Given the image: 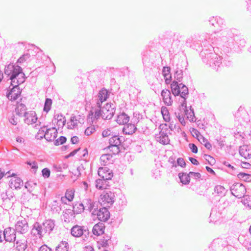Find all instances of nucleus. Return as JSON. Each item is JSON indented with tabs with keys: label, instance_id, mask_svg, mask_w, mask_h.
Wrapping results in <instances>:
<instances>
[{
	"label": "nucleus",
	"instance_id": "1",
	"mask_svg": "<svg viewBox=\"0 0 251 251\" xmlns=\"http://www.w3.org/2000/svg\"><path fill=\"white\" fill-rule=\"evenodd\" d=\"M171 91L175 96L180 95L183 99L181 102V106L182 108L185 109L184 113L187 119L191 122H195L196 119L193 109H191V106L190 111L187 109L186 99L188 95V87L182 83H178L177 81H174L171 84Z\"/></svg>",
	"mask_w": 251,
	"mask_h": 251
},
{
	"label": "nucleus",
	"instance_id": "2",
	"mask_svg": "<svg viewBox=\"0 0 251 251\" xmlns=\"http://www.w3.org/2000/svg\"><path fill=\"white\" fill-rule=\"evenodd\" d=\"M115 104L107 103L103 107L95 108L94 118L98 120L101 117L103 120H110L115 114Z\"/></svg>",
	"mask_w": 251,
	"mask_h": 251
},
{
	"label": "nucleus",
	"instance_id": "3",
	"mask_svg": "<svg viewBox=\"0 0 251 251\" xmlns=\"http://www.w3.org/2000/svg\"><path fill=\"white\" fill-rule=\"evenodd\" d=\"M4 73L7 76H12V78L17 76H25V74L23 72L22 67L18 65L10 63L5 66Z\"/></svg>",
	"mask_w": 251,
	"mask_h": 251
},
{
	"label": "nucleus",
	"instance_id": "4",
	"mask_svg": "<svg viewBox=\"0 0 251 251\" xmlns=\"http://www.w3.org/2000/svg\"><path fill=\"white\" fill-rule=\"evenodd\" d=\"M115 200L114 193L108 191H104L100 195L101 204L105 205L106 207H109L113 204Z\"/></svg>",
	"mask_w": 251,
	"mask_h": 251
},
{
	"label": "nucleus",
	"instance_id": "5",
	"mask_svg": "<svg viewBox=\"0 0 251 251\" xmlns=\"http://www.w3.org/2000/svg\"><path fill=\"white\" fill-rule=\"evenodd\" d=\"M231 194L237 198H241L246 192L245 186L242 183H235L230 187Z\"/></svg>",
	"mask_w": 251,
	"mask_h": 251
},
{
	"label": "nucleus",
	"instance_id": "6",
	"mask_svg": "<svg viewBox=\"0 0 251 251\" xmlns=\"http://www.w3.org/2000/svg\"><path fill=\"white\" fill-rule=\"evenodd\" d=\"M207 58L208 59L210 67L217 71L218 70V67H220L222 64L221 56L215 53H210L207 54Z\"/></svg>",
	"mask_w": 251,
	"mask_h": 251
},
{
	"label": "nucleus",
	"instance_id": "7",
	"mask_svg": "<svg viewBox=\"0 0 251 251\" xmlns=\"http://www.w3.org/2000/svg\"><path fill=\"white\" fill-rule=\"evenodd\" d=\"M3 237L6 242H15L16 236L15 229L11 227L5 228L3 231Z\"/></svg>",
	"mask_w": 251,
	"mask_h": 251
},
{
	"label": "nucleus",
	"instance_id": "8",
	"mask_svg": "<svg viewBox=\"0 0 251 251\" xmlns=\"http://www.w3.org/2000/svg\"><path fill=\"white\" fill-rule=\"evenodd\" d=\"M109 96V93L104 88L100 89L98 94V99L96 102V106L98 108H100L103 102L106 101Z\"/></svg>",
	"mask_w": 251,
	"mask_h": 251
},
{
	"label": "nucleus",
	"instance_id": "9",
	"mask_svg": "<svg viewBox=\"0 0 251 251\" xmlns=\"http://www.w3.org/2000/svg\"><path fill=\"white\" fill-rule=\"evenodd\" d=\"M29 227L27 221L25 219L19 221L15 225V230L21 234H24L28 231Z\"/></svg>",
	"mask_w": 251,
	"mask_h": 251
},
{
	"label": "nucleus",
	"instance_id": "10",
	"mask_svg": "<svg viewBox=\"0 0 251 251\" xmlns=\"http://www.w3.org/2000/svg\"><path fill=\"white\" fill-rule=\"evenodd\" d=\"M106 207H103L97 211V217L100 221L105 222L110 218V212Z\"/></svg>",
	"mask_w": 251,
	"mask_h": 251
},
{
	"label": "nucleus",
	"instance_id": "11",
	"mask_svg": "<svg viewBox=\"0 0 251 251\" xmlns=\"http://www.w3.org/2000/svg\"><path fill=\"white\" fill-rule=\"evenodd\" d=\"M21 94V91L19 87H17L16 84V87L11 88L6 94V97L10 100H15L18 99Z\"/></svg>",
	"mask_w": 251,
	"mask_h": 251
},
{
	"label": "nucleus",
	"instance_id": "12",
	"mask_svg": "<svg viewBox=\"0 0 251 251\" xmlns=\"http://www.w3.org/2000/svg\"><path fill=\"white\" fill-rule=\"evenodd\" d=\"M57 131L55 127L46 129L44 138L48 141H52L57 137Z\"/></svg>",
	"mask_w": 251,
	"mask_h": 251
},
{
	"label": "nucleus",
	"instance_id": "13",
	"mask_svg": "<svg viewBox=\"0 0 251 251\" xmlns=\"http://www.w3.org/2000/svg\"><path fill=\"white\" fill-rule=\"evenodd\" d=\"M240 155L245 159H250L251 158V147L247 145L241 146L239 149Z\"/></svg>",
	"mask_w": 251,
	"mask_h": 251
},
{
	"label": "nucleus",
	"instance_id": "14",
	"mask_svg": "<svg viewBox=\"0 0 251 251\" xmlns=\"http://www.w3.org/2000/svg\"><path fill=\"white\" fill-rule=\"evenodd\" d=\"M161 95L164 102L168 106L171 105L173 103L171 92L168 89H164L161 91Z\"/></svg>",
	"mask_w": 251,
	"mask_h": 251
},
{
	"label": "nucleus",
	"instance_id": "15",
	"mask_svg": "<svg viewBox=\"0 0 251 251\" xmlns=\"http://www.w3.org/2000/svg\"><path fill=\"white\" fill-rule=\"evenodd\" d=\"M23 185V181L20 177H14L9 181V186L12 189H20Z\"/></svg>",
	"mask_w": 251,
	"mask_h": 251
},
{
	"label": "nucleus",
	"instance_id": "16",
	"mask_svg": "<svg viewBox=\"0 0 251 251\" xmlns=\"http://www.w3.org/2000/svg\"><path fill=\"white\" fill-rule=\"evenodd\" d=\"M23 116L25 118V123L27 124L35 123L37 120V117L36 116V114L34 112H31L30 113L25 112Z\"/></svg>",
	"mask_w": 251,
	"mask_h": 251
},
{
	"label": "nucleus",
	"instance_id": "17",
	"mask_svg": "<svg viewBox=\"0 0 251 251\" xmlns=\"http://www.w3.org/2000/svg\"><path fill=\"white\" fill-rule=\"evenodd\" d=\"M42 232H43V231H41L40 224L38 222L35 223L31 229V234L36 237L41 239L43 237Z\"/></svg>",
	"mask_w": 251,
	"mask_h": 251
},
{
	"label": "nucleus",
	"instance_id": "18",
	"mask_svg": "<svg viewBox=\"0 0 251 251\" xmlns=\"http://www.w3.org/2000/svg\"><path fill=\"white\" fill-rule=\"evenodd\" d=\"M104 224L99 222L93 226L92 232L94 235L99 236L104 233Z\"/></svg>",
	"mask_w": 251,
	"mask_h": 251
},
{
	"label": "nucleus",
	"instance_id": "19",
	"mask_svg": "<svg viewBox=\"0 0 251 251\" xmlns=\"http://www.w3.org/2000/svg\"><path fill=\"white\" fill-rule=\"evenodd\" d=\"M43 226L45 227L46 233L50 234L54 227L55 221L52 219L47 220L43 223Z\"/></svg>",
	"mask_w": 251,
	"mask_h": 251
},
{
	"label": "nucleus",
	"instance_id": "20",
	"mask_svg": "<svg viewBox=\"0 0 251 251\" xmlns=\"http://www.w3.org/2000/svg\"><path fill=\"white\" fill-rule=\"evenodd\" d=\"M137 130V127L134 124L131 123L126 124L123 128V131L125 134L131 135L135 133Z\"/></svg>",
	"mask_w": 251,
	"mask_h": 251
},
{
	"label": "nucleus",
	"instance_id": "21",
	"mask_svg": "<svg viewBox=\"0 0 251 251\" xmlns=\"http://www.w3.org/2000/svg\"><path fill=\"white\" fill-rule=\"evenodd\" d=\"M129 121V117L125 112H122L118 115L116 122L119 125H126Z\"/></svg>",
	"mask_w": 251,
	"mask_h": 251
},
{
	"label": "nucleus",
	"instance_id": "22",
	"mask_svg": "<svg viewBox=\"0 0 251 251\" xmlns=\"http://www.w3.org/2000/svg\"><path fill=\"white\" fill-rule=\"evenodd\" d=\"M25 76H17L13 78L12 76H10L9 79L11 80V85L13 86L12 88L16 87V84H17V87H19V85L24 83L25 80Z\"/></svg>",
	"mask_w": 251,
	"mask_h": 251
},
{
	"label": "nucleus",
	"instance_id": "23",
	"mask_svg": "<svg viewBox=\"0 0 251 251\" xmlns=\"http://www.w3.org/2000/svg\"><path fill=\"white\" fill-rule=\"evenodd\" d=\"M52 122L56 123L59 127H63L66 123L65 117L62 114H56L54 116Z\"/></svg>",
	"mask_w": 251,
	"mask_h": 251
},
{
	"label": "nucleus",
	"instance_id": "24",
	"mask_svg": "<svg viewBox=\"0 0 251 251\" xmlns=\"http://www.w3.org/2000/svg\"><path fill=\"white\" fill-rule=\"evenodd\" d=\"M83 231L82 226L75 225L72 228L71 230V233L73 236L78 237L83 234Z\"/></svg>",
	"mask_w": 251,
	"mask_h": 251
},
{
	"label": "nucleus",
	"instance_id": "25",
	"mask_svg": "<svg viewBox=\"0 0 251 251\" xmlns=\"http://www.w3.org/2000/svg\"><path fill=\"white\" fill-rule=\"evenodd\" d=\"M158 141L163 145H167L170 143L168 133L164 131H160L159 132V137Z\"/></svg>",
	"mask_w": 251,
	"mask_h": 251
},
{
	"label": "nucleus",
	"instance_id": "26",
	"mask_svg": "<svg viewBox=\"0 0 251 251\" xmlns=\"http://www.w3.org/2000/svg\"><path fill=\"white\" fill-rule=\"evenodd\" d=\"M122 137H120L118 135L112 134L109 140V146H120L122 142Z\"/></svg>",
	"mask_w": 251,
	"mask_h": 251
},
{
	"label": "nucleus",
	"instance_id": "27",
	"mask_svg": "<svg viewBox=\"0 0 251 251\" xmlns=\"http://www.w3.org/2000/svg\"><path fill=\"white\" fill-rule=\"evenodd\" d=\"M217 36H219V35H222L221 40L224 42H226V39L228 38H230L231 39L232 37V34L230 30L226 29L221 30L220 32H218Z\"/></svg>",
	"mask_w": 251,
	"mask_h": 251
},
{
	"label": "nucleus",
	"instance_id": "28",
	"mask_svg": "<svg viewBox=\"0 0 251 251\" xmlns=\"http://www.w3.org/2000/svg\"><path fill=\"white\" fill-rule=\"evenodd\" d=\"M178 176L180 182L182 184L185 185L189 184L190 181V176L189 175V173L188 174L186 173H179Z\"/></svg>",
	"mask_w": 251,
	"mask_h": 251
},
{
	"label": "nucleus",
	"instance_id": "29",
	"mask_svg": "<svg viewBox=\"0 0 251 251\" xmlns=\"http://www.w3.org/2000/svg\"><path fill=\"white\" fill-rule=\"evenodd\" d=\"M69 244L67 241H62L55 248V251H68Z\"/></svg>",
	"mask_w": 251,
	"mask_h": 251
},
{
	"label": "nucleus",
	"instance_id": "30",
	"mask_svg": "<svg viewBox=\"0 0 251 251\" xmlns=\"http://www.w3.org/2000/svg\"><path fill=\"white\" fill-rule=\"evenodd\" d=\"M26 110V107L25 104L23 103H18L17 107L15 109L16 114L19 116H23Z\"/></svg>",
	"mask_w": 251,
	"mask_h": 251
},
{
	"label": "nucleus",
	"instance_id": "31",
	"mask_svg": "<svg viewBox=\"0 0 251 251\" xmlns=\"http://www.w3.org/2000/svg\"><path fill=\"white\" fill-rule=\"evenodd\" d=\"M106 182L107 181L102 178L101 179H97L95 181L96 187L100 190L105 189L107 185Z\"/></svg>",
	"mask_w": 251,
	"mask_h": 251
},
{
	"label": "nucleus",
	"instance_id": "32",
	"mask_svg": "<svg viewBox=\"0 0 251 251\" xmlns=\"http://www.w3.org/2000/svg\"><path fill=\"white\" fill-rule=\"evenodd\" d=\"M16 244V248L19 251H24L27 248V245L25 240H17Z\"/></svg>",
	"mask_w": 251,
	"mask_h": 251
},
{
	"label": "nucleus",
	"instance_id": "33",
	"mask_svg": "<svg viewBox=\"0 0 251 251\" xmlns=\"http://www.w3.org/2000/svg\"><path fill=\"white\" fill-rule=\"evenodd\" d=\"M212 21H216V25H219L220 26H221L222 25H224V21L223 19L220 17H213L210 18V19L209 20V22L210 24H211V25H212L213 26H215V24L212 22Z\"/></svg>",
	"mask_w": 251,
	"mask_h": 251
},
{
	"label": "nucleus",
	"instance_id": "34",
	"mask_svg": "<svg viewBox=\"0 0 251 251\" xmlns=\"http://www.w3.org/2000/svg\"><path fill=\"white\" fill-rule=\"evenodd\" d=\"M161 112L164 121L167 122H169L170 120V114L167 108L165 106H162Z\"/></svg>",
	"mask_w": 251,
	"mask_h": 251
},
{
	"label": "nucleus",
	"instance_id": "35",
	"mask_svg": "<svg viewBox=\"0 0 251 251\" xmlns=\"http://www.w3.org/2000/svg\"><path fill=\"white\" fill-rule=\"evenodd\" d=\"M238 177L245 181H251V175L245 173H240L237 175Z\"/></svg>",
	"mask_w": 251,
	"mask_h": 251
},
{
	"label": "nucleus",
	"instance_id": "36",
	"mask_svg": "<svg viewBox=\"0 0 251 251\" xmlns=\"http://www.w3.org/2000/svg\"><path fill=\"white\" fill-rule=\"evenodd\" d=\"M112 156L109 154H102L100 158L101 165L105 166L107 162L111 159Z\"/></svg>",
	"mask_w": 251,
	"mask_h": 251
},
{
	"label": "nucleus",
	"instance_id": "37",
	"mask_svg": "<svg viewBox=\"0 0 251 251\" xmlns=\"http://www.w3.org/2000/svg\"><path fill=\"white\" fill-rule=\"evenodd\" d=\"M242 202L243 204L246 207H248L251 209V196L249 195L244 196Z\"/></svg>",
	"mask_w": 251,
	"mask_h": 251
},
{
	"label": "nucleus",
	"instance_id": "38",
	"mask_svg": "<svg viewBox=\"0 0 251 251\" xmlns=\"http://www.w3.org/2000/svg\"><path fill=\"white\" fill-rule=\"evenodd\" d=\"M111 236L109 235H105L100 241L102 247H107L108 246V241L110 240Z\"/></svg>",
	"mask_w": 251,
	"mask_h": 251
},
{
	"label": "nucleus",
	"instance_id": "39",
	"mask_svg": "<svg viewBox=\"0 0 251 251\" xmlns=\"http://www.w3.org/2000/svg\"><path fill=\"white\" fill-rule=\"evenodd\" d=\"M225 188L221 185L216 186L214 188L215 193L218 194L219 196H224L225 194Z\"/></svg>",
	"mask_w": 251,
	"mask_h": 251
},
{
	"label": "nucleus",
	"instance_id": "40",
	"mask_svg": "<svg viewBox=\"0 0 251 251\" xmlns=\"http://www.w3.org/2000/svg\"><path fill=\"white\" fill-rule=\"evenodd\" d=\"M182 70L178 67L175 70V78L178 81L180 82L182 79Z\"/></svg>",
	"mask_w": 251,
	"mask_h": 251
},
{
	"label": "nucleus",
	"instance_id": "41",
	"mask_svg": "<svg viewBox=\"0 0 251 251\" xmlns=\"http://www.w3.org/2000/svg\"><path fill=\"white\" fill-rule=\"evenodd\" d=\"M51 104L52 100L50 99L47 98L44 104V111L47 113L48 112L50 109Z\"/></svg>",
	"mask_w": 251,
	"mask_h": 251
},
{
	"label": "nucleus",
	"instance_id": "42",
	"mask_svg": "<svg viewBox=\"0 0 251 251\" xmlns=\"http://www.w3.org/2000/svg\"><path fill=\"white\" fill-rule=\"evenodd\" d=\"M120 146H108L107 147V149H109L110 151H111L114 154H117L119 153L120 150Z\"/></svg>",
	"mask_w": 251,
	"mask_h": 251
},
{
	"label": "nucleus",
	"instance_id": "43",
	"mask_svg": "<svg viewBox=\"0 0 251 251\" xmlns=\"http://www.w3.org/2000/svg\"><path fill=\"white\" fill-rule=\"evenodd\" d=\"M98 127L97 126V128ZM96 127L95 126H91L88 127L85 130V134L87 136H89L93 133L96 130Z\"/></svg>",
	"mask_w": 251,
	"mask_h": 251
},
{
	"label": "nucleus",
	"instance_id": "44",
	"mask_svg": "<svg viewBox=\"0 0 251 251\" xmlns=\"http://www.w3.org/2000/svg\"><path fill=\"white\" fill-rule=\"evenodd\" d=\"M66 137L63 136H61L54 141V144L55 146H59L60 145L63 144L66 142Z\"/></svg>",
	"mask_w": 251,
	"mask_h": 251
},
{
	"label": "nucleus",
	"instance_id": "45",
	"mask_svg": "<svg viewBox=\"0 0 251 251\" xmlns=\"http://www.w3.org/2000/svg\"><path fill=\"white\" fill-rule=\"evenodd\" d=\"M204 158L206 161H207L208 164L210 165H213L215 163V159L210 155L205 154L204 155Z\"/></svg>",
	"mask_w": 251,
	"mask_h": 251
},
{
	"label": "nucleus",
	"instance_id": "46",
	"mask_svg": "<svg viewBox=\"0 0 251 251\" xmlns=\"http://www.w3.org/2000/svg\"><path fill=\"white\" fill-rule=\"evenodd\" d=\"M30 56L29 53H25L21 56L17 60V63H22L26 61Z\"/></svg>",
	"mask_w": 251,
	"mask_h": 251
},
{
	"label": "nucleus",
	"instance_id": "47",
	"mask_svg": "<svg viewBox=\"0 0 251 251\" xmlns=\"http://www.w3.org/2000/svg\"><path fill=\"white\" fill-rule=\"evenodd\" d=\"M65 196L67 197L68 202H70L74 198V192L72 190H67Z\"/></svg>",
	"mask_w": 251,
	"mask_h": 251
},
{
	"label": "nucleus",
	"instance_id": "48",
	"mask_svg": "<svg viewBox=\"0 0 251 251\" xmlns=\"http://www.w3.org/2000/svg\"><path fill=\"white\" fill-rule=\"evenodd\" d=\"M109 172V169L107 167H100L99 169L98 174L101 177L102 175H105Z\"/></svg>",
	"mask_w": 251,
	"mask_h": 251
},
{
	"label": "nucleus",
	"instance_id": "49",
	"mask_svg": "<svg viewBox=\"0 0 251 251\" xmlns=\"http://www.w3.org/2000/svg\"><path fill=\"white\" fill-rule=\"evenodd\" d=\"M170 68L169 67H164L162 69V75L164 77L169 76L172 78L171 75L170 74Z\"/></svg>",
	"mask_w": 251,
	"mask_h": 251
},
{
	"label": "nucleus",
	"instance_id": "50",
	"mask_svg": "<svg viewBox=\"0 0 251 251\" xmlns=\"http://www.w3.org/2000/svg\"><path fill=\"white\" fill-rule=\"evenodd\" d=\"M216 33H214L213 34L209 36L208 39H207L209 42H211L213 44H217V42L218 41V39L216 38Z\"/></svg>",
	"mask_w": 251,
	"mask_h": 251
},
{
	"label": "nucleus",
	"instance_id": "51",
	"mask_svg": "<svg viewBox=\"0 0 251 251\" xmlns=\"http://www.w3.org/2000/svg\"><path fill=\"white\" fill-rule=\"evenodd\" d=\"M42 176L45 178H49L50 176V171L48 168H45L42 170Z\"/></svg>",
	"mask_w": 251,
	"mask_h": 251
},
{
	"label": "nucleus",
	"instance_id": "52",
	"mask_svg": "<svg viewBox=\"0 0 251 251\" xmlns=\"http://www.w3.org/2000/svg\"><path fill=\"white\" fill-rule=\"evenodd\" d=\"M76 172L73 173L72 172V175L73 176H71L72 178L74 179V180H76L77 179V177H79L81 175L80 173V167H78L76 170Z\"/></svg>",
	"mask_w": 251,
	"mask_h": 251
},
{
	"label": "nucleus",
	"instance_id": "53",
	"mask_svg": "<svg viewBox=\"0 0 251 251\" xmlns=\"http://www.w3.org/2000/svg\"><path fill=\"white\" fill-rule=\"evenodd\" d=\"M92 200L90 199H85L83 201V203H84L85 208L88 211H91V204L92 202Z\"/></svg>",
	"mask_w": 251,
	"mask_h": 251
},
{
	"label": "nucleus",
	"instance_id": "54",
	"mask_svg": "<svg viewBox=\"0 0 251 251\" xmlns=\"http://www.w3.org/2000/svg\"><path fill=\"white\" fill-rule=\"evenodd\" d=\"M27 164L31 166L34 173H36L38 169L37 163L36 161H29L27 162Z\"/></svg>",
	"mask_w": 251,
	"mask_h": 251
},
{
	"label": "nucleus",
	"instance_id": "55",
	"mask_svg": "<svg viewBox=\"0 0 251 251\" xmlns=\"http://www.w3.org/2000/svg\"><path fill=\"white\" fill-rule=\"evenodd\" d=\"M47 127V126H43V127H41L40 129L39 130L38 133H37V136L38 138L42 139L44 138V136L43 135H45V128Z\"/></svg>",
	"mask_w": 251,
	"mask_h": 251
},
{
	"label": "nucleus",
	"instance_id": "56",
	"mask_svg": "<svg viewBox=\"0 0 251 251\" xmlns=\"http://www.w3.org/2000/svg\"><path fill=\"white\" fill-rule=\"evenodd\" d=\"M176 165L177 166H179L182 168H184L186 166V163L183 158L179 157L177 159L176 162Z\"/></svg>",
	"mask_w": 251,
	"mask_h": 251
},
{
	"label": "nucleus",
	"instance_id": "57",
	"mask_svg": "<svg viewBox=\"0 0 251 251\" xmlns=\"http://www.w3.org/2000/svg\"><path fill=\"white\" fill-rule=\"evenodd\" d=\"M189 175L190 176V177H192L195 178V179H198L201 177V175L199 173H195L194 172H190Z\"/></svg>",
	"mask_w": 251,
	"mask_h": 251
},
{
	"label": "nucleus",
	"instance_id": "58",
	"mask_svg": "<svg viewBox=\"0 0 251 251\" xmlns=\"http://www.w3.org/2000/svg\"><path fill=\"white\" fill-rule=\"evenodd\" d=\"M4 175L7 176V177H9L10 176H14L15 174H12V175H10V171H8L5 173V172L4 171H2L1 169L0 168V179H1Z\"/></svg>",
	"mask_w": 251,
	"mask_h": 251
},
{
	"label": "nucleus",
	"instance_id": "59",
	"mask_svg": "<svg viewBox=\"0 0 251 251\" xmlns=\"http://www.w3.org/2000/svg\"><path fill=\"white\" fill-rule=\"evenodd\" d=\"M112 177L113 173L111 172H110V173H108L107 174H105V175H102L101 177L107 181V180H108L111 179Z\"/></svg>",
	"mask_w": 251,
	"mask_h": 251
},
{
	"label": "nucleus",
	"instance_id": "60",
	"mask_svg": "<svg viewBox=\"0 0 251 251\" xmlns=\"http://www.w3.org/2000/svg\"><path fill=\"white\" fill-rule=\"evenodd\" d=\"M189 147L191 149L192 152L195 153H197L198 152V149L197 146L195 144L190 143L189 144Z\"/></svg>",
	"mask_w": 251,
	"mask_h": 251
},
{
	"label": "nucleus",
	"instance_id": "61",
	"mask_svg": "<svg viewBox=\"0 0 251 251\" xmlns=\"http://www.w3.org/2000/svg\"><path fill=\"white\" fill-rule=\"evenodd\" d=\"M111 131L109 129L104 130L102 132V136L103 137H106L111 136Z\"/></svg>",
	"mask_w": 251,
	"mask_h": 251
},
{
	"label": "nucleus",
	"instance_id": "62",
	"mask_svg": "<svg viewBox=\"0 0 251 251\" xmlns=\"http://www.w3.org/2000/svg\"><path fill=\"white\" fill-rule=\"evenodd\" d=\"M39 251H52V250L46 245H44L39 248Z\"/></svg>",
	"mask_w": 251,
	"mask_h": 251
},
{
	"label": "nucleus",
	"instance_id": "63",
	"mask_svg": "<svg viewBox=\"0 0 251 251\" xmlns=\"http://www.w3.org/2000/svg\"><path fill=\"white\" fill-rule=\"evenodd\" d=\"M167 126L168 125L167 124H161L159 126V129H161V131H164L167 132V131L168 130Z\"/></svg>",
	"mask_w": 251,
	"mask_h": 251
},
{
	"label": "nucleus",
	"instance_id": "64",
	"mask_svg": "<svg viewBox=\"0 0 251 251\" xmlns=\"http://www.w3.org/2000/svg\"><path fill=\"white\" fill-rule=\"evenodd\" d=\"M63 217L64 220V222L66 223H69L70 222V221L72 219L73 217H71V216L70 215H67L63 214Z\"/></svg>",
	"mask_w": 251,
	"mask_h": 251
}]
</instances>
